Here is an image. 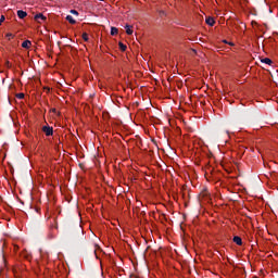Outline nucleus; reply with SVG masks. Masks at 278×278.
Wrapping results in <instances>:
<instances>
[{
  "mask_svg": "<svg viewBox=\"0 0 278 278\" xmlns=\"http://www.w3.org/2000/svg\"><path fill=\"white\" fill-rule=\"evenodd\" d=\"M7 66L8 68H10L12 66V63H10V61H7Z\"/></svg>",
  "mask_w": 278,
  "mask_h": 278,
  "instance_id": "obj_17",
  "label": "nucleus"
},
{
  "mask_svg": "<svg viewBox=\"0 0 278 278\" xmlns=\"http://www.w3.org/2000/svg\"><path fill=\"white\" fill-rule=\"evenodd\" d=\"M261 62L263 64H268V66H270V64H273V60H270L269 58L262 59Z\"/></svg>",
  "mask_w": 278,
  "mask_h": 278,
  "instance_id": "obj_7",
  "label": "nucleus"
},
{
  "mask_svg": "<svg viewBox=\"0 0 278 278\" xmlns=\"http://www.w3.org/2000/svg\"><path fill=\"white\" fill-rule=\"evenodd\" d=\"M42 131H43V134H46V136H51L53 134V127H51V126H43L42 127Z\"/></svg>",
  "mask_w": 278,
  "mask_h": 278,
  "instance_id": "obj_1",
  "label": "nucleus"
},
{
  "mask_svg": "<svg viewBox=\"0 0 278 278\" xmlns=\"http://www.w3.org/2000/svg\"><path fill=\"white\" fill-rule=\"evenodd\" d=\"M216 21L213 20V17H206V25H210V27H214Z\"/></svg>",
  "mask_w": 278,
  "mask_h": 278,
  "instance_id": "obj_3",
  "label": "nucleus"
},
{
  "mask_svg": "<svg viewBox=\"0 0 278 278\" xmlns=\"http://www.w3.org/2000/svg\"><path fill=\"white\" fill-rule=\"evenodd\" d=\"M22 47L23 49H29V47H31V41L25 40L24 42H22Z\"/></svg>",
  "mask_w": 278,
  "mask_h": 278,
  "instance_id": "obj_6",
  "label": "nucleus"
},
{
  "mask_svg": "<svg viewBox=\"0 0 278 278\" xmlns=\"http://www.w3.org/2000/svg\"><path fill=\"white\" fill-rule=\"evenodd\" d=\"M16 99H25V93H17Z\"/></svg>",
  "mask_w": 278,
  "mask_h": 278,
  "instance_id": "obj_14",
  "label": "nucleus"
},
{
  "mask_svg": "<svg viewBox=\"0 0 278 278\" xmlns=\"http://www.w3.org/2000/svg\"><path fill=\"white\" fill-rule=\"evenodd\" d=\"M7 38H9V40H10V38H12V34H8Z\"/></svg>",
  "mask_w": 278,
  "mask_h": 278,
  "instance_id": "obj_18",
  "label": "nucleus"
},
{
  "mask_svg": "<svg viewBox=\"0 0 278 278\" xmlns=\"http://www.w3.org/2000/svg\"><path fill=\"white\" fill-rule=\"evenodd\" d=\"M118 46H119L121 51H127V46H125V43L119 42Z\"/></svg>",
  "mask_w": 278,
  "mask_h": 278,
  "instance_id": "obj_11",
  "label": "nucleus"
},
{
  "mask_svg": "<svg viewBox=\"0 0 278 278\" xmlns=\"http://www.w3.org/2000/svg\"><path fill=\"white\" fill-rule=\"evenodd\" d=\"M100 1H103V0H100Z\"/></svg>",
  "mask_w": 278,
  "mask_h": 278,
  "instance_id": "obj_20",
  "label": "nucleus"
},
{
  "mask_svg": "<svg viewBox=\"0 0 278 278\" xmlns=\"http://www.w3.org/2000/svg\"><path fill=\"white\" fill-rule=\"evenodd\" d=\"M66 21H68V23H71V25H75L77 22L75 21V18L72 17V15H67L66 16Z\"/></svg>",
  "mask_w": 278,
  "mask_h": 278,
  "instance_id": "obj_9",
  "label": "nucleus"
},
{
  "mask_svg": "<svg viewBox=\"0 0 278 278\" xmlns=\"http://www.w3.org/2000/svg\"><path fill=\"white\" fill-rule=\"evenodd\" d=\"M213 170H214V168L212 166H207L206 167V174L213 173Z\"/></svg>",
  "mask_w": 278,
  "mask_h": 278,
  "instance_id": "obj_15",
  "label": "nucleus"
},
{
  "mask_svg": "<svg viewBox=\"0 0 278 278\" xmlns=\"http://www.w3.org/2000/svg\"><path fill=\"white\" fill-rule=\"evenodd\" d=\"M3 21H5V16H4V15H2V16L0 17V25H1V23H3Z\"/></svg>",
  "mask_w": 278,
  "mask_h": 278,
  "instance_id": "obj_16",
  "label": "nucleus"
},
{
  "mask_svg": "<svg viewBox=\"0 0 278 278\" xmlns=\"http://www.w3.org/2000/svg\"><path fill=\"white\" fill-rule=\"evenodd\" d=\"M125 29H126V34H127L128 36H131V34H134V30L131 29V26H130V25H126V26H125Z\"/></svg>",
  "mask_w": 278,
  "mask_h": 278,
  "instance_id": "obj_8",
  "label": "nucleus"
},
{
  "mask_svg": "<svg viewBox=\"0 0 278 278\" xmlns=\"http://www.w3.org/2000/svg\"><path fill=\"white\" fill-rule=\"evenodd\" d=\"M245 1V3H249V0H244Z\"/></svg>",
  "mask_w": 278,
  "mask_h": 278,
  "instance_id": "obj_19",
  "label": "nucleus"
},
{
  "mask_svg": "<svg viewBox=\"0 0 278 278\" xmlns=\"http://www.w3.org/2000/svg\"><path fill=\"white\" fill-rule=\"evenodd\" d=\"M17 16H18V18H25L27 16V12H25L23 10H18Z\"/></svg>",
  "mask_w": 278,
  "mask_h": 278,
  "instance_id": "obj_4",
  "label": "nucleus"
},
{
  "mask_svg": "<svg viewBox=\"0 0 278 278\" xmlns=\"http://www.w3.org/2000/svg\"><path fill=\"white\" fill-rule=\"evenodd\" d=\"M116 34H118V28L111 27V36H116Z\"/></svg>",
  "mask_w": 278,
  "mask_h": 278,
  "instance_id": "obj_10",
  "label": "nucleus"
},
{
  "mask_svg": "<svg viewBox=\"0 0 278 278\" xmlns=\"http://www.w3.org/2000/svg\"><path fill=\"white\" fill-rule=\"evenodd\" d=\"M232 242H235V244H242V238H240L239 236H235L232 238Z\"/></svg>",
  "mask_w": 278,
  "mask_h": 278,
  "instance_id": "obj_5",
  "label": "nucleus"
},
{
  "mask_svg": "<svg viewBox=\"0 0 278 278\" xmlns=\"http://www.w3.org/2000/svg\"><path fill=\"white\" fill-rule=\"evenodd\" d=\"M35 21H37V23H40V21H47V16H43L42 13H38L35 15Z\"/></svg>",
  "mask_w": 278,
  "mask_h": 278,
  "instance_id": "obj_2",
  "label": "nucleus"
},
{
  "mask_svg": "<svg viewBox=\"0 0 278 278\" xmlns=\"http://www.w3.org/2000/svg\"><path fill=\"white\" fill-rule=\"evenodd\" d=\"M71 14H74V16H79V12L77 10H71Z\"/></svg>",
  "mask_w": 278,
  "mask_h": 278,
  "instance_id": "obj_13",
  "label": "nucleus"
},
{
  "mask_svg": "<svg viewBox=\"0 0 278 278\" xmlns=\"http://www.w3.org/2000/svg\"><path fill=\"white\" fill-rule=\"evenodd\" d=\"M83 40H85V42H88L89 38L87 33L83 34Z\"/></svg>",
  "mask_w": 278,
  "mask_h": 278,
  "instance_id": "obj_12",
  "label": "nucleus"
}]
</instances>
